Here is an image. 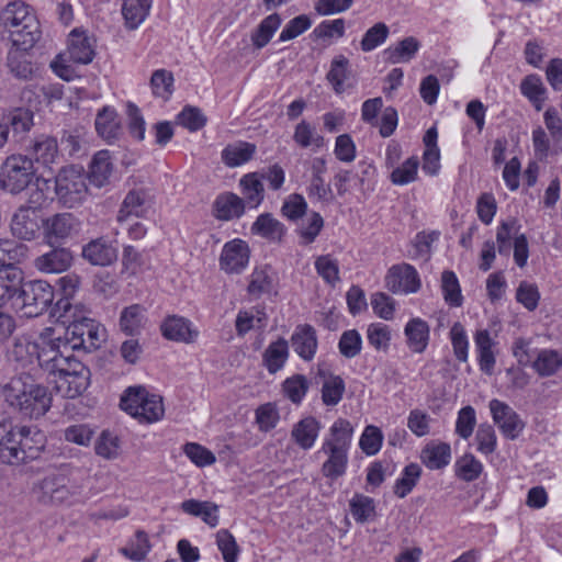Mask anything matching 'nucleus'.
I'll list each match as a JSON object with an SVG mask.
<instances>
[{
    "label": "nucleus",
    "instance_id": "f257e3e1",
    "mask_svg": "<svg viewBox=\"0 0 562 562\" xmlns=\"http://www.w3.org/2000/svg\"><path fill=\"white\" fill-rule=\"evenodd\" d=\"M37 366L63 397L75 398L89 385L90 370L74 356L69 337L46 327L37 337Z\"/></svg>",
    "mask_w": 562,
    "mask_h": 562
},
{
    "label": "nucleus",
    "instance_id": "f03ea898",
    "mask_svg": "<svg viewBox=\"0 0 562 562\" xmlns=\"http://www.w3.org/2000/svg\"><path fill=\"white\" fill-rule=\"evenodd\" d=\"M46 446V436L37 426L0 425V462L21 467L37 460Z\"/></svg>",
    "mask_w": 562,
    "mask_h": 562
},
{
    "label": "nucleus",
    "instance_id": "7ed1b4c3",
    "mask_svg": "<svg viewBox=\"0 0 562 562\" xmlns=\"http://www.w3.org/2000/svg\"><path fill=\"white\" fill-rule=\"evenodd\" d=\"M1 188L19 194L30 190L29 204L42 205L47 199L48 181L36 176L33 160L24 155L9 156L0 171Z\"/></svg>",
    "mask_w": 562,
    "mask_h": 562
},
{
    "label": "nucleus",
    "instance_id": "20e7f679",
    "mask_svg": "<svg viewBox=\"0 0 562 562\" xmlns=\"http://www.w3.org/2000/svg\"><path fill=\"white\" fill-rule=\"evenodd\" d=\"M352 436L353 427L345 418L336 419L329 427L317 452L326 456L321 468L326 479L335 481L346 474Z\"/></svg>",
    "mask_w": 562,
    "mask_h": 562
},
{
    "label": "nucleus",
    "instance_id": "39448f33",
    "mask_svg": "<svg viewBox=\"0 0 562 562\" xmlns=\"http://www.w3.org/2000/svg\"><path fill=\"white\" fill-rule=\"evenodd\" d=\"M4 396L11 406L30 418L43 416L52 405V395L47 387L36 383L25 372L10 380L4 386Z\"/></svg>",
    "mask_w": 562,
    "mask_h": 562
},
{
    "label": "nucleus",
    "instance_id": "423d86ee",
    "mask_svg": "<svg viewBox=\"0 0 562 562\" xmlns=\"http://www.w3.org/2000/svg\"><path fill=\"white\" fill-rule=\"evenodd\" d=\"M0 22L10 33L13 46L32 48L40 38V23L23 2L9 3L0 13Z\"/></svg>",
    "mask_w": 562,
    "mask_h": 562
},
{
    "label": "nucleus",
    "instance_id": "0eeeda50",
    "mask_svg": "<svg viewBox=\"0 0 562 562\" xmlns=\"http://www.w3.org/2000/svg\"><path fill=\"white\" fill-rule=\"evenodd\" d=\"M37 486L41 492L40 501L43 504L74 505L87 499L83 485L61 473L46 475Z\"/></svg>",
    "mask_w": 562,
    "mask_h": 562
},
{
    "label": "nucleus",
    "instance_id": "6e6552de",
    "mask_svg": "<svg viewBox=\"0 0 562 562\" xmlns=\"http://www.w3.org/2000/svg\"><path fill=\"white\" fill-rule=\"evenodd\" d=\"M120 406L139 423L150 424L159 420L165 413L159 395L149 394L144 387H128L121 397Z\"/></svg>",
    "mask_w": 562,
    "mask_h": 562
},
{
    "label": "nucleus",
    "instance_id": "1a4fd4ad",
    "mask_svg": "<svg viewBox=\"0 0 562 562\" xmlns=\"http://www.w3.org/2000/svg\"><path fill=\"white\" fill-rule=\"evenodd\" d=\"M55 191L67 207L81 204L88 195L87 176L82 167L67 166L60 169L55 179Z\"/></svg>",
    "mask_w": 562,
    "mask_h": 562
},
{
    "label": "nucleus",
    "instance_id": "9d476101",
    "mask_svg": "<svg viewBox=\"0 0 562 562\" xmlns=\"http://www.w3.org/2000/svg\"><path fill=\"white\" fill-rule=\"evenodd\" d=\"M53 300V288L46 281L35 280L21 285L15 308L26 317H36L49 307Z\"/></svg>",
    "mask_w": 562,
    "mask_h": 562
},
{
    "label": "nucleus",
    "instance_id": "9b49d317",
    "mask_svg": "<svg viewBox=\"0 0 562 562\" xmlns=\"http://www.w3.org/2000/svg\"><path fill=\"white\" fill-rule=\"evenodd\" d=\"M41 205L30 204L20 206L11 220L12 234L23 240H34L40 234V215L37 209Z\"/></svg>",
    "mask_w": 562,
    "mask_h": 562
},
{
    "label": "nucleus",
    "instance_id": "f8f14e48",
    "mask_svg": "<svg viewBox=\"0 0 562 562\" xmlns=\"http://www.w3.org/2000/svg\"><path fill=\"white\" fill-rule=\"evenodd\" d=\"M490 411L494 423L498 426L505 438L509 440L518 438L525 424L509 405L494 398L490 402Z\"/></svg>",
    "mask_w": 562,
    "mask_h": 562
},
{
    "label": "nucleus",
    "instance_id": "ddd939ff",
    "mask_svg": "<svg viewBox=\"0 0 562 562\" xmlns=\"http://www.w3.org/2000/svg\"><path fill=\"white\" fill-rule=\"evenodd\" d=\"M66 337H69L70 346L77 348L95 349L103 341V329L91 319L83 318L82 322L74 323L67 328Z\"/></svg>",
    "mask_w": 562,
    "mask_h": 562
},
{
    "label": "nucleus",
    "instance_id": "4468645a",
    "mask_svg": "<svg viewBox=\"0 0 562 562\" xmlns=\"http://www.w3.org/2000/svg\"><path fill=\"white\" fill-rule=\"evenodd\" d=\"M74 64L88 65L95 56V41L87 31L74 29L68 37L67 52L64 54Z\"/></svg>",
    "mask_w": 562,
    "mask_h": 562
},
{
    "label": "nucleus",
    "instance_id": "2eb2a0df",
    "mask_svg": "<svg viewBox=\"0 0 562 562\" xmlns=\"http://www.w3.org/2000/svg\"><path fill=\"white\" fill-rule=\"evenodd\" d=\"M74 262V254L67 247L50 246L49 250L37 256L34 268L42 273H61L67 271Z\"/></svg>",
    "mask_w": 562,
    "mask_h": 562
},
{
    "label": "nucleus",
    "instance_id": "dca6fc26",
    "mask_svg": "<svg viewBox=\"0 0 562 562\" xmlns=\"http://www.w3.org/2000/svg\"><path fill=\"white\" fill-rule=\"evenodd\" d=\"M386 285L394 293H415L422 284L417 270L412 265L402 263L389 270Z\"/></svg>",
    "mask_w": 562,
    "mask_h": 562
},
{
    "label": "nucleus",
    "instance_id": "f3484780",
    "mask_svg": "<svg viewBox=\"0 0 562 562\" xmlns=\"http://www.w3.org/2000/svg\"><path fill=\"white\" fill-rule=\"evenodd\" d=\"M249 247L241 239H233L227 241L222 249L220 256V267L227 273H239L248 265Z\"/></svg>",
    "mask_w": 562,
    "mask_h": 562
},
{
    "label": "nucleus",
    "instance_id": "a211bd4d",
    "mask_svg": "<svg viewBox=\"0 0 562 562\" xmlns=\"http://www.w3.org/2000/svg\"><path fill=\"white\" fill-rule=\"evenodd\" d=\"M81 256L93 266L106 267L116 261L117 249L106 237H99L82 247Z\"/></svg>",
    "mask_w": 562,
    "mask_h": 562
},
{
    "label": "nucleus",
    "instance_id": "6ab92c4d",
    "mask_svg": "<svg viewBox=\"0 0 562 562\" xmlns=\"http://www.w3.org/2000/svg\"><path fill=\"white\" fill-rule=\"evenodd\" d=\"M77 226L76 218L70 213L56 214L43 223L44 239L48 246L69 238Z\"/></svg>",
    "mask_w": 562,
    "mask_h": 562
},
{
    "label": "nucleus",
    "instance_id": "aec40b11",
    "mask_svg": "<svg viewBox=\"0 0 562 562\" xmlns=\"http://www.w3.org/2000/svg\"><path fill=\"white\" fill-rule=\"evenodd\" d=\"M291 346L302 360L312 361L318 347L315 328L308 324L297 325L291 336Z\"/></svg>",
    "mask_w": 562,
    "mask_h": 562
},
{
    "label": "nucleus",
    "instance_id": "412c9836",
    "mask_svg": "<svg viewBox=\"0 0 562 562\" xmlns=\"http://www.w3.org/2000/svg\"><path fill=\"white\" fill-rule=\"evenodd\" d=\"M408 349L414 353H423L429 344L430 328L420 317L409 319L404 327Z\"/></svg>",
    "mask_w": 562,
    "mask_h": 562
},
{
    "label": "nucleus",
    "instance_id": "4be33fe9",
    "mask_svg": "<svg viewBox=\"0 0 562 562\" xmlns=\"http://www.w3.org/2000/svg\"><path fill=\"white\" fill-rule=\"evenodd\" d=\"M94 126L98 135L109 144L119 139L122 134L119 114L111 106H104L98 112Z\"/></svg>",
    "mask_w": 562,
    "mask_h": 562
},
{
    "label": "nucleus",
    "instance_id": "5701e85b",
    "mask_svg": "<svg viewBox=\"0 0 562 562\" xmlns=\"http://www.w3.org/2000/svg\"><path fill=\"white\" fill-rule=\"evenodd\" d=\"M212 211L220 221L239 218L245 213V201L235 193L225 192L216 196Z\"/></svg>",
    "mask_w": 562,
    "mask_h": 562
},
{
    "label": "nucleus",
    "instance_id": "b1692460",
    "mask_svg": "<svg viewBox=\"0 0 562 562\" xmlns=\"http://www.w3.org/2000/svg\"><path fill=\"white\" fill-rule=\"evenodd\" d=\"M162 336L169 340L181 342H193L198 337V330L192 328V324L179 316H169L161 324Z\"/></svg>",
    "mask_w": 562,
    "mask_h": 562
},
{
    "label": "nucleus",
    "instance_id": "393cba45",
    "mask_svg": "<svg viewBox=\"0 0 562 562\" xmlns=\"http://www.w3.org/2000/svg\"><path fill=\"white\" fill-rule=\"evenodd\" d=\"M321 431V423L312 417H305L294 424L291 438L303 450H310L315 445Z\"/></svg>",
    "mask_w": 562,
    "mask_h": 562
},
{
    "label": "nucleus",
    "instance_id": "a878e982",
    "mask_svg": "<svg viewBox=\"0 0 562 562\" xmlns=\"http://www.w3.org/2000/svg\"><path fill=\"white\" fill-rule=\"evenodd\" d=\"M474 344L477 352L480 369L486 374H492L495 367V341L487 329H479L474 335Z\"/></svg>",
    "mask_w": 562,
    "mask_h": 562
},
{
    "label": "nucleus",
    "instance_id": "bb28decb",
    "mask_svg": "<svg viewBox=\"0 0 562 562\" xmlns=\"http://www.w3.org/2000/svg\"><path fill=\"white\" fill-rule=\"evenodd\" d=\"M256 151L255 144L238 140L223 148L221 159L225 166L236 168L251 160Z\"/></svg>",
    "mask_w": 562,
    "mask_h": 562
},
{
    "label": "nucleus",
    "instance_id": "cd10ccee",
    "mask_svg": "<svg viewBox=\"0 0 562 562\" xmlns=\"http://www.w3.org/2000/svg\"><path fill=\"white\" fill-rule=\"evenodd\" d=\"M251 233L273 243H281L286 228L270 213L260 214L251 225Z\"/></svg>",
    "mask_w": 562,
    "mask_h": 562
},
{
    "label": "nucleus",
    "instance_id": "c85d7f7f",
    "mask_svg": "<svg viewBox=\"0 0 562 562\" xmlns=\"http://www.w3.org/2000/svg\"><path fill=\"white\" fill-rule=\"evenodd\" d=\"M37 338L30 340L25 337L16 338L10 352L9 358L15 362L18 367L25 370L29 367L37 363Z\"/></svg>",
    "mask_w": 562,
    "mask_h": 562
},
{
    "label": "nucleus",
    "instance_id": "c756f323",
    "mask_svg": "<svg viewBox=\"0 0 562 562\" xmlns=\"http://www.w3.org/2000/svg\"><path fill=\"white\" fill-rule=\"evenodd\" d=\"M153 0H123L122 15L128 30H136L147 19Z\"/></svg>",
    "mask_w": 562,
    "mask_h": 562
},
{
    "label": "nucleus",
    "instance_id": "7c9ffc66",
    "mask_svg": "<svg viewBox=\"0 0 562 562\" xmlns=\"http://www.w3.org/2000/svg\"><path fill=\"white\" fill-rule=\"evenodd\" d=\"M113 171V164L109 150L98 151L89 166L88 178L89 181L98 187L102 188L109 183L110 177Z\"/></svg>",
    "mask_w": 562,
    "mask_h": 562
},
{
    "label": "nucleus",
    "instance_id": "2f4dec72",
    "mask_svg": "<svg viewBox=\"0 0 562 562\" xmlns=\"http://www.w3.org/2000/svg\"><path fill=\"white\" fill-rule=\"evenodd\" d=\"M423 463L430 470H440L451 460V448L447 442H430L420 453Z\"/></svg>",
    "mask_w": 562,
    "mask_h": 562
},
{
    "label": "nucleus",
    "instance_id": "473e14b6",
    "mask_svg": "<svg viewBox=\"0 0 562 562\" xmlns=\"http://www.w3.org/2000/svg\"><path fill=\"white\" fill-rule=\"evenodd\" d=\"M351 76L350 61L344 55H337L330 63L329 71L326 75V79L330 83L333 90L337 94H341L346 91V82Z\"/></svg>",
    "mask_w": 562,
    "mask_h": 562
},
{
    "label": "nucleus",
    "instance_id": "72a5a7b5",
    "mask_svg": "<svg viewBox=\"0 0 562 562\" xmlns=\"http://www.w3.org/2000/svg\"><path fill=\"white\" fill-rule=\"evenodd\" d=\"M21 281V271L18 269H3L0 271V307L11 302L12 306L15 308Z\"/></svg>",
    "mask_w": 562,
    "mask_h": 562
},
{
    "label": "nucleus",
    "instance_id": "f704fd0d",
    "mask_svg": "<svg viewBox=\"0 0 562 562\" xmlns=\"http://www.w3.org/2000/svg\"><path fill=\"white\" fill-rule=\"evenodd\" d=\"M420 46L422 44L416 37L407 36L395 45L387 47L384 50V55L391 64L409 63L415 58Z\"/></svg>",
    "mask_w": 562,
    "mask_h": 562
},
{
    "label": "nucleus",
    "instance_id": "c9c22d12",
    "mask_svg": "<svg viewBox=\"0 0 562 562\" xmlns=\"http://www.w3.org/2000/svg\"><path fill=\"white\" fill-rule=\"evenodd\" d=\"M180 506L186 514L200 517L210 527L218 525V506L212 502L190 498Z\"/></svg>",
    "mask_w": 562,
    "mask_h": 562
},
{
    "label": "nucleus",
    "instance_id": "e433bc0d",
    "mask_svg": "<svg viewBox=\"0 0 562 562\" xmlns=\"http://www.w3.org/2000/svg\"><path fill=\"white\" fill-rule=\"evenodd\" d=\"M289 358V344L284 338L271 342L262 355V362L269 373L280 371Z\"/></svg>",
    "mask_w": 562,
    "mask_h": 562
},
{
    "label": "nucleus",
    "instance_id": "4c0bfd02",
    "mask_svg": "<svg viewBox=\"0 0 562 562\" xmlns=\"http://www.w3.org/2000/svg\"><path fill=\"white\" fill-rule=\"evenodd\" d=\"M520 224L514 218L509 217L502 221L496 229V244L499 255L508 256L512 250V244L515 243L517 236H521Z\"/></svg>",
    "mask_w": 562,
    "mask_h": 562
},
{
    "label": "nucleus",
    "instance_id": "58836bf2",
    "mask_svg": "<svg viewBox=\"0 0 562 562\" xmlns=\"http://www.w3.org/2000/svg\"><path fill=\"white\" fill-rule=\"evenodd\" d=\"M562 367V352L554 349H541L532 362V369L540 376H551Z\"/></svg>",
    "mask_w": 562,
    "mask_h": 562
},
{
    "label": "nucleus",
    "instance_id": "ea45409f",
    "mask_svg": "<svg viewBox=\"0 0 562 562\" xmlns=\"http://www.w3.org/2000/svg\"><path fill=\"white\" fill-rule=\"evenodd\" d=\"M293 140L301 148L312 147L313 149H319L325 145L324 136L316 131L315 126L305 120H302L295 125Z\"/></svg>",
    "mask_w": 562,
    "mask_h": 562
},
{
    "label": "nucleus",
    "instance_id": "a19ab883",
    "mask_svg": "<svg viewBox=\"0 0 562 562\" xmlns=\"http://www.w3.org/2000/svg\"><path fill=\"white\" fill-rule=\"evenodd\" d=\"M29 49L30 48L13 46L8 53L7 65L10 72L19 79H31L34 72L33 66L26 55Z\"/></svg>",
    "mask_w": 562,
    "mask_h": 562
},
{
    "label": "nucleus",
    "instance_id": "79ce46f5",
    "mask_svg": "<svg viewBox=\"0 0 562 562\" xmlns=\"http://www.w3.org/2000/svg\"><path fill=\"white\" fill-rule=\"evenodd\" d=\"M349 512L358 524H366L375 518V502L372 497L356 493L349 499Z\"/></svg>",
    "mask_w": 562,
    "mask_h": 562
},
{
    "label": "nucleus",
    "instance_id": "37998d69",
    "mask_svg": "<svg viewBox=\"0 0 562 562\" xmlns=\"http://www.w3.org/2000/svg\"><path fill=\"white\" fill-rule=\"evenodd\" d=\"M267 323V314L262 308L252 307L238 312L235 321L236 333L238 336H245L254 328H263Z\"/></svg>",
    "mask_w": 562,
    "mask_h": 562
},
{
    "label": "nucleus",
    "instance_id": "c03bdc74",
    "mask_svg": "<svg viewBox=\"0 0 562 562\" xmlns=\"http://www.w3.org/2000/svg\"><path fill=\"white\" fill-rule=\"evenodd\" d=\"M146 323L145 308L139 304H133L121 312L120 328L126 335H137Z\"/></svg>",
    "mask_w": 562,
    "mask_h": 562
},
{
    "label": "nucleus",
    "instance_id": "a18cd8bd",
    "mask_svg": "<svg viewBox=\"0 0 562 562\" xmlns=\"http://www.w3.org/2000/svg\"><path fill=\"white\" fill-rule=\"evenodd\" d=\"M241 193L250 207H258L265 198L263 184L257 172L246 173L239 180Z\"/></svg>",
    "mask_w": 562,
    "mask_h": 562
},
{
    "label": "nucleus",
    "instance_id": "49530a36",
    "mask_svg": "<svg viewBox=\"0 0 562 562\" xmlns=\"http://www.w3.org/2000/svg\"><path fill=\"white\" fill-rule=\"evenodd\" d=\"M146 194L143 191H130L124 198L117 213V221L124 222L130 216L140 217L146 212Z\"/></svg>",
    "mask_w": 562,
    "mask_h": 562
},
{
    "label": "nucleus",
    "instance_id": "de8ad7c7",
    "mask_svg": "<svg viewBox=\"0 0 562 562\" xmlns=\"http://www.w3.org/2000/svg\"><path fill=\"white\" fill-rule=\"evenodd\" d=\"M25 255V245L10 239H0V269H16L14 265L20 262Z\"/></svg>",
    "mask_w": 562,
    "mask_h": 562
},
{
    "label": "nucleus",
    "instance_id": "09e8293b",
    "mask_svg": "<svg viewBox=\"0 0 562 562\" xmlns=\"http://www.w3.org/2000/svg\"><path fill=\"white\" fill-rule=\"evenodd\" d=\"M32 153L35 156L36 161L42 162L43 165L55 162L58 157L57 139L45 135L35 138L32 146Z\"/></svg>",
    "mask_w": 562,
    "mask_h": 562
},
{
    "label": "nucleus",
    "instance_id": "8fccbe9b",
    "mask_svg": "<svg viewBox=\"0 0 562 562\" xmlns=\"http://www.w3.org/2000/svg\"><path fill=\"white\" fill-rule=\"evenodd\" d=\"M420 475L422 468L417 463H409L406 465L403 469L401 476L395 481L394 494L400 498L407 496L416 486Z\"/></svg>",
    "mask_w": 562,
    "mask_h": 562
},
{
    "label": "nucleus",
    "instance_id": "3c124183",
    "mask_svg": "<svg viewBox=\"0 0 562 562\" xmlns=\"http://www.w3.org/2000/svg\"><path fill=\"white\" fill-rule=\"evenodd\" d=\"M324 227V220L317 212H312L296 228L300 237V245H310L315 241Z\"/></svg>",
    "mask_w": 562,
    "mask_h": 562
},
{
    "label": "nucleus",
    "instance_id": "603ef678",
    "mask_svg": "<svg viewBox=\"0 0 562 562\" xmlns=\"http://www.w3.org/2000/svg\"><path fill=\"white\" fill-rule=\"evenodd\" d=\"M280 25L281 19L279 14L272 13L265 18L251 35L254 46L257 48L265 47Z\"/></svg>",
    "mask_w": 562,
    "mask_h": 562
},
{
    "label": "nucleus",
    "instance_id": "864d4df0",
    "mask_svg": "<svg viewBox=\"0 0 562 562\" xmlns=\"http://www.w3.org/2000/svg\"><path fill=\"white\" fill-rule=\"evenodd\" d=\"M454 470L459 479L472 482L481 475L483 464L472 453H465L456 461Z\"/></svg>",
    "mask_w": 562,
    "mask_h": 562
},
{
    "label": "nucleus",
    "instance_id": "5fc2aeb1",
    "mask_svg": "<svg viewBox=\"0 0 562 562\" xmlns=\"http://www.w3.org/2000/svg\"><path fill=\"white\" fill-rule=\"evenodd\" d=\"M441 290L447 304L459 307L462 305L463 296L459 280L453 271L446 270L441 274Z\"/></svg>",
    "mask_w": 562,
    "mask_h": 562
},
{
    "label": "nucleus",
    "instance_id": "6e6d98bb",
    "mask_svg": "<svg viewBox=\"0 0 562 562\" xmlns=\"http://www.w3.org/2000/svg\"><path fill=\"white\" fill-rule=\"evenodd\" d=\"M150 549L148 535L143 530H138L128 547L122 548L120 552L130 560L139 562L146 558Z\"/></svg>",
    "mask_w": 562,
    "mask_h": 562
},
{
    "label": "nucleus",
    "instance_id": "4d7b16f0",
    "mask_svg": "<svg viewBox=\"0 0 562 562\" xmlns=\"http://www.w3.org/2000/svg\"><path fill=\"white\" fill-rule=\"evenodd\" d=\"M453 355L460 362H467L469 358V339L464 326L456 322L449 331Z\"/></svg>",
    "mask_w": 562,
    "mask_h": 562
},
{
    "label": "nucleus",
    "instance_id": "13d9d810",
    "mask_svg": "<svg viewBox=\"0 0 562 562\" xmlns=\"http://www.w3.org/2000/svg\"><path fill=\"white\" fill-rule=\"evenodd\" d=\"M308 387L310 383L303 374H294L282 383L284 395L294 404H300L303 401Z\"/></svg>",
    "mask_w": 562,
    "mask_h": 562
},
{
    "label": "nucleus",
    "instance_id": "bf43d9fd",
    "mask_svg": "<svg viewBox=\"0 0 562 562\" xmlns=\"http://www.w3.org/2000/svg\"><path fill=\"white\" fill-rule=\"evenodd\" d=\"M318 276L329 285L335 286L339 281V265L330 255L318 256L315 260Z\"/></svg>",
    "mask_w": 562,
    "mask_h": 562
},
{
    "label": "nucleus",
    "instance_id": "052dcab7",
    "mask_svg": "<svg viewBox=\"0 0 562 562\" xmlns=\"http://www.w3.org/2000/svg\"><path fill=\"white\" fill-rule=\"evenodd\" d=\"M345 382L339 375H330L322 386V401L327 406L337 405L345 393Z\"/></svg>",
    "mask_w": 562,
    "mask_h": 562
},
{
    "label": "nucleus",
    "instance_id": "680f3d73",
    "mask_svg": "<svg viewBox=\"0 0 562 562\" xmlns=\"http://www.w3.org/2000/svg\"><path fill=\"white\" fill-rule=\"evenodd\" d=\"M215 539L224 562H237L240 550L235 537L227 529H220Z\"/></svg>",
    "mask_w": 562,
    "mask_h": 562
},
{
    "label": "nucleus",
    "instance_id": "e2e57ef3",
    "mask_svg": "<svg viewBox=\"0 0 562 562\" xmlns=\"http://www.w3.org/2000/svg\"><path fill=\"white\" fill-rule=\"evenodd\" d=\"M419 161L417 157H409L401 166L393 169L390 179L396 186H404L416 180Z\"/></svg>",
    "mask_w": 562,
    "mask_h": 562
},
{
    "label": "nucleus",
    "instance_id": "0e129e2a",
    "mask_svg": "<svg viewBox=\"0 0 562 562\" xmlns=\"http://www.w3.org/2000/svg\"><path fill=\"white\" fill-rule=\"evenodd\" d=\"M368 342L375 349L386 351L391 341V329L383 323H372L367 328Z\"/></svg>",
    "mask_w": 562,
    "mask_h": 562
},
{
    "label": "nucleus",
    "instance_id": "69168bd1",
    "mask_svg": "<svg viewBox=\"0 0 562 562\" xmlns=\"http://www.w3.org/2000/svg\"><path fill=\"white\" fill-rule=\"evenodd\" d=\"M339 352L347 359H352L360 355L362 349V338L358 330L348 329L344 331L338 341Z\"/></svg>",
    "mask_w": 562,
    "mask_h": 562
},
{
    "label": "nucleus",
    "instance_id": "338daca9",
    "mask_svg": "<svg viewBox=\"0 0 562 562\" xmlns=\"http://www.w3.org/2000/svg\"><path fill=\"white\" fill-rule=\"evenodd\" d=\"M94 450L99 457L106 460L115 459L120 452V439L111 431L104 430L98 438Z\"/></svg>",
    "mask_w": 562,
    "mask_h": 562
},
{
    "label": "nucleus",
    "instance_id": "774afa93",
    "mask_svg": "<svg viewBox=\"0 0 562 562\" xmlns=\"http://www.w3.org/2000/svg\"><path fill=\"white\" fill-rule=\"evenodd\" d=\"M389 26L379 22L370 27L363 35L360 46L363 52H371L382 45L389 36Z\"/></svg>",
    "mask_w": 562,
    "mask_h": 562
}]
</instances>
